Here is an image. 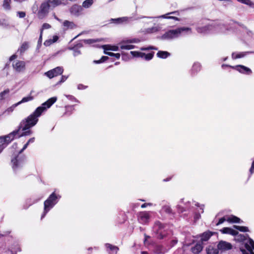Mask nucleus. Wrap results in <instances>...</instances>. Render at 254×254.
Returning a JSON list of instances; mask_svg holds the SVG:
<instances>
[{
  "mask_svg": "<svg viewBox=\"0 0 254 254\" xmlns=\"http://www.w3.org/2000/svg\"><path fill=\"white\" fill-rule=\"evenodd\" d=\"M57 100V98L56 97H53L43 103L32 114L21 122L18 126L19 129L22 130H25L34 126L37 123L38 118L41 115L42 113L54 104Z\"/></svg>",
  "mask_w": 254,
  "mask_h": 254,
  "instance_id": "1",
  "label": "nucleus"
},
{
  "mask_svg": "<svg viewBox=\"0 0 254 254\" xmlns=\"http://www.w3.org/2000/svg\"><path fill=\"white\" fill-rule=\"evenodd\" d=\"M191 33V28L182 27L167 31L160 37V39L162 40H171L178 38L181 35L190 34Z\"/></svg>",
  "mask_w": 254,
  "mask_h": 254,
  "instance_id": "2",
  "label": "nucleus"
},
{
  "mask_svg": "<svg viewBox=\"0 0 254 254\" xmlns=\"http://www.w3.org/2000/svg\"><path fill=\"white\" fill-rule=\"evenodd\" d=\"M61 196L53 192L44 203V211L41 215V219L45 217L47 213L58 203Z\"/></svg>",
  "mask_w": 254,
  "mask_h": 254,
  "instance_id": "3",
  "label": "nucleus"
},
{
  "mask_svg": "<svg viewBox=\"0 0 254 254\" xmlns=\"http://www.w3.org/2000/svg\"><path fill=\"white\" fill-rule=\"evenodd\" d=\"M176 13H177V11H173L156 17L140 16L136 18L135 20H138L139 19H144V20L142 21V23L144 24V25H148L150 23H152L153 21V19L155 18L173 19L177 21H179V19L178 17L169 16V15L170 14H175Z\"/></svg>",
  "mask_w": 254,
  "mask_h": 254,
  "instance_id": "4",
  "label": "nucleus"
},
{
  "mask_svg": "<svg viewBox=\"0 0 254 254\" xmlns=\"http://www.w3.org/2000/svg\"><path fill=\"white\" fill-rule=\"evenodd\" d=\"M17 58L16 55H13L9 58V61L12 62V66L13 69L17 72H23L26 69V63L24 61L20 60H14Z\"/></svg>",
  "mask_w": 254,
  "mask_h": 254,
  "instance_id": "5",
  "label": "nucleus"
},
{
  "mask_svg": "<svg viewBox=\"0 0 254 254\" xmlns=\"http://www.w3.org/2000/svg\"><path fill=\"white\" fill-rule=\"evenodd\" d=\"M29 144L27 142L18 152V154L21 153L28 146ZM19 155L11 159L12 167L14 171H16L19 168L22 167L24 161V157H19Z\"/></svg>",
  "mask_w": 254,
  "mask_h": 254,
  "instance_id": "6",
  "label": "nucleus"
},
{
  "mask_svg": "<svg viewBox=\"0 0 254 254\" xmlns=\"http://www.w3.org/2000/svg\"><path fill=\"white\" fill-rule=\"evenodd\" d=\"M51 3V0H46L41 4L37 13V16L39 19L44 18L48 14L50 7L52 6Z\"/></svg>",
  "mask_w": 254,
  "mask_h": 254,
  "instance_id": "7",
  "label": "nucleus"
},
{
  "mask_svg": "<svg viewBox=\"0 0 254 254\" xmlns=\"http://www.w3.org/2000/svg\"><path fill=\"white\" fill-rule=\"evenodd\" d=\"M216 25H213V22L211 24L203 25V23H198L196 27V31L203 34H206L211 31H213V27H215Z\"/></svg>",
  "mask_w": 254,
  "mask_h": 254,
  "instance_id": "8",
  "label": "nucleus"
},
{
  "mask_svg": "<svg viewBox=\"0 0 254 254\" xmlns=\"http://www.w3.org/2000/svg\"><path fill=\"white\" fill-rule=\"evenodd\" d=\"M164 226L160 222H156L153 227V230L155 232L158 239H163L166 235L164 231Z\"/></svg>",
  "mask_w": 254,
  "mask_h": 254,
  "instance_id": "9",
  "label": "nucleus"
},
{
  "mask_svg": "<svg viewBox=\"0 0 254 254\" xmlns=\"http://www.w3.org/2000/svg\"><path fill=\"white\" fill-rule=\"evenodd\" d=\"M64 71V68L62 66H57L55 68L45 72L44 74L51 79L55 76L61 75Z\"/></svg>",
  "mask_w": 254,
  "mask_h": 254,
  "instance_id": "10",
  "label": "nucleus"
},
{
  "mask_svg": "<svg viewBox=\"0 0 254 254\" xmlns=\"http://www.w3.org/2000/svg\"><path fill=\"white\" fill-rule=\"evenodd\" d=\"M150 218V214L149 212L142 211L138 214V221L142 224H146L148 223Z\"/></svg>",
  "mask_w": 254,
  "mask_h": 254,
  "instance_id": "11",
  "label": "nucleus"
},
{
  "mask_svg": "<svg viewBox=\"0 0 254 254\" xmlns=\"http://www.w3.org/2000/svg\"><path fill=\"white\" fill-rule=\"evenodd\" d=\"M224 66L231 67L236 69L239 72L244 73V74H246L249 75L252 73V70L250 68H249L247 66H245L244 65H236L235 66H232L227 65V64H222V67H223Z\"/></svg>",
  "mask_w": 254,
  "mask_h": 254,
  "instance_id": "12",
  "label": "nucleus"
},
{
  "mask_svg": "<svg viewBox=\"0 0 254 254\" xmlns=\"http://www.w3.org/2000/svg\"><path fill=\"white\" fill-rule=\"evenodd\" d=\"M20 130V129L18 127L17 129L12 131L6 135L3 136L7 144L9 143L14 138H18V132H19Z\"/></svg>",
  "mask_w": 254,
  "mask_h": 254,
  "instance_id": "13",
  "label": "nucleus"
},
{
  "mask_svg": "<svg viewBox=\"0 0 254 254\" xmlns=\"http://www.w3.org/2000/svg\"><path fill=\"white\" fill-rule=\"evenodd\" d=\"M216 25L215 27H213V31L217 32L223 33L226 30V26L220 21H216L213 22V25Z\"/></svg>",
  "mask_w": 254,
  "mask_h": 254,
  "instance_id": "14",
  "label": "nucleus"
},
{
  "mask_svg": "<svg viewBox=\"0 0 254 254\" xmlns=\"http://www.w3.org/2000/svg\"><path fill=\"white\" fill-rule=\"evenodd\" d=\"M216 25L215 27H213V31L217 32L223 33L226 30V26L220 21H216L213 22V25Z\"/></svg>",
  "mask_w": 254,
  "mask_h": 254,
  "instance_id": "15",
  "label": "nucleus"
},
{
  "mask_svg": "<svg viewBox=\"0 0 254 254\" xmlns=\"http://www.w3.org/2000/svg\"><path fill=\"white\" fill-rule=\"evenodd\" d=\"M162 29L161 25H154L153 26L144 29L143 32L146 34H153L160 32Z\"/></svg>",
  "mask_w": 254,
  "mask_h": 254,
  "instance_id": "16",
  "label": "nucleus"
},
{
  "mask_svg": "<svg viewBox=\"0 0 254 254\" xmlns=\"http://www.w3.org/2000/svg\"><path fill=\"white\" fill-rule=\"evenodd\" d=\"M129 44L130 42H128V40H125L120 42L118 45L122 50H129L134 49L135 46Z\"/></svg>",
  "mask_w": 254,
  "mask_h": 254,
  "instance_id": "17",
  "label": "nucleus"
},
{
  "mask_svg": "<svg viewBox=\"0 0 254 254\" xmlns=\"http://www.w3.org/2000/svg\"><path fill=\"white\" fill-rule=\"evenodd\" d=\"M218 249L222 251L231 250L232 248V245L226 241H220L217 246Z\"/></svg>",
  "mask_w": 254,
  "mask_h": 254,
  "instance_id": "18",
  "label": "nucleus"
},
{
  "mask_svg": "<svg viewBox=\"0 0 254 254\" xmlns=\"http://www.w3.org/2000/svg\"><path fill=\"white\" fill-rule=\"evenodd\" d=\"M82 10V8L81 6L77 4H74L70 7L69 11L71 14L78 16L80 15Z\"/></svg>",
  "mask_w": 254,
  "mask_h": 254,
  "instance_id": "19",
  "label": "nucleus"
},
{
  "mask_svg": "<svg viewBox=\"0 0 254 254\" xmlns=\"http://www.w3.org/2000/svg\"><path fill=\"white\" fill-rule=\"evenodd\" d=\"M220 231L222 234H230L232 236H235L238 234L237 231L229 227H224Z\"/></svg>",
  "mask_w": 254,
  "mask_h": 254,
  "instance_id": "20",
  "label": "nucleus"
},
{
  "mask_svg": "<svg viewBox=\"0 0 254 254\" xmlns=\"http://www.w3.org/2000/svg\"><path fill=\"white\" fill-rule=\"evenodd\" d=\"M236 237L235 238V240L238 242H242L246 241L245 242V244L248 242V239L250 238L249 237V235L248 234L243 235V234H239V233L235 235Z\"/></svg>",
  "mask_w": 254,
  "mask_h": 254,
  "instance_id": "21",
  "label": "nucleus"
},
{
  "mask_svg": "<svg viewBox=\"0 0 254 254\" xmlns=\"http://www.w3.org/2000/svg\"><path fill=\"white\" fill-rule=\"evenodd\" d=\"M132 17H123L116 19H112L113 21H115L117 23H128L131 20Z\"/></svg>",
  "mask_w": 254,
  "mask_h": 254,
  "instance_id": "22",
  "label": "nucleus"
},
{
  "mask_svg": "<svg viewBox=\"0 0 254 254\" xmlns=\"http://www.w3.org/2000/svg\"><path fill=\"white\" fill-rule=\"evenodd\" d=\"M119 46H113L110 45H105L102 46V48L104 49V51H118L119 50Z\"/></svg>",
  "mask_w": 254,
  "mask_h": 254,
  "instance_id": "23",
  "label": "nucleus"
},
{
  "mask_svg": "<svg viewBox=\"0 0 254 254\" xmlns=\"http://www.w3.org/2000/svg\"><path fill=\"white\" fill-rule=\"evenodd\" d=\"M202 246L200 243H197L194 247H192L191 250V252L194 254H199L202 250Z\"/></svg>",
  "mask_w": 254,
  "mask_h": 254,
  "instance_id": "24",
  "label": "nucleus"
},
{
  "mask_svg": "<svg viewBox=\"0 0 254 254\" xmlns=\"http://www.w3.org/2000/svg\"><path fill=\"white\" fill-rule=\"evenodd\" d=\"M245 248L248 251L254 250V241L251 238H249L248 242L245 244Z\"/></svg>",
  "mask_w": 254,
  "mask_h": 254,
  "instance_id": "25",
  "label": "nucleus"
},
{
  "mask_svg": "<svg viewBox=\"0 0 254 254\" xmlns=\"http://www.w3.org/2000/svg\"><path fill=\"white\" fill-rule=\"evenodd\" d=\"M28 43L24 42L18 49L17 53H19L20 55H22L28 49Z\"/></svg>",
  "mask_w": 254,
  "mask_h": 254,
  "instance_id": "26",
  "label": "nucleus"
},
{
  "mask_svg": "<svg viewBox=\"0 0 254 254\" xmlns=\"http://www.w3.org/2000/svg\"><path fill=\"white\" fill-rule=\"evenodd\" d=\"M227 221L232 223H240L241 221V219L239 218L234 215L227 216Z\"/></svg>",
  "mask_w": 254,
  "mask_h": 254,
  "instance_id": "27",
  "label": "nucleus"
},
{
  "mask_svg": "<svg viewBox=\"0 0 254 254\" xmlns=\"http://www.w3.org/2000/svg\"><path fill=\"white\" fill-rule=\"evenodd\" d=\"M201 70V65L198 63H195L193 64L192 67V72L193 74H195Z\"/></svg>",
  "mask_w": 254,
  "mask_h": 254,
  "instance_id": "28",
  "label": "nucleus"
},
{
  "mask_svg": "<svg viewBox=\"0 0 254 254\" xmlns=\"http://www.w3.org/2000/svg\"><path fill=\"white\" fill-rule=\"evenodd\" d=\"M157 56L158 57L160 58L166 59L170 56V54L166 51H159L157 53Z\"/></svg>",
  "mask_w": 254,
  "mask_h": 254,
  "instance_id": "29",
  "label": "nucleus"
},
{
  "mask_svg": "<svg viewBox=\"0 0 254 254\" xmlns=\"http://www.w3.org/2000/svg\"><path fill=\"white\" fill-rule=\"evenodd\" d=\"M212 235V233L210 232H207L203 233L201 236V242L207 241Z\"/></svg>",
  "mask_w": 254,
  "mask_h": 254,
  "instance_id": "30",
  "label": "nucleus"
},
{
  "mask_svg": "<svg viewBox=\"0 0 254 254\" xmlns=\"http://www.w3.org/2000/svg\"><path fill=\"white\" fill-rule=\"evenodd\" d=\"M94 3V0H85L82 3V6L85 8L90 7Z\"/></svg>",
  "mask_w": 254,
  "mask_h": 254,
  "instance_id": "31",
  "label": "nucleus"
},
{
  "mask_svg": "<svg viewBox=\"0 0 254 254\" xmlns=\"http://www.w3.org/2000/svg\"><path fill=\"white\" fill-rule=\"evenodd\" d=\"M63 25H64V26L66 27L67 28H70V29H73L76 27L75 24L73 22L69 21L68 20H65L63 22Z\"/></svg>",
  "mask_w": 254,
  "mask_h": 254,
  "instance_id": "32",
  "label": "nucleus"
},
{
  "mask_svg": "<svg viewBox=\"0 0 254 254\" xmlns=\"http://www.w3.org/2000/svg\"><path fill=\"white\" fill-rule=\"evenodd\" d=\"M207 254H218V249L209 246L206 249Z\"/></svg>",
  "mask_w": 254,
  "mask_h": 254,
  "instance_id": "33",
  "label": "nucleus"
},
{
  "mask_svg": "<svg viewBox=\"0 0 254 254\" xmlns=\"http://www.w3.org/2000/svg\"><path fill=\"white\" fill-rule=\"evenodd\" d=\"M3 136L0 137V152L7 145Z\"/></svg>",
  "mask_w": 254,
  "mask_h": 254,
  "instance_id": "34",
  "label": "nucleus"
},
{
  "mask_svg": "<svg viewBox=\"0 0 254 254\" xmlns=\"http://www.w3.org/2000/svg\"><path fill=\"white\" fill-rule=\"evenodd\" d=\"M51 4L54 7L61 4H65V3L64 2V0H52Z\"/></svg>",
  "mask_w": 254,
  "mask_h": 254,
  "instance_id": "35",
  "label": "nucleus"
},
{
  "mask_svg": "<svg viewBox=\"0 0 254 254\" xmlns=\"http://www.w3.org/2000/svg\"><path fill=\"white\" fill-rule=\"evenodd\" d=\"M105 246L107 249H109L112 251L113 253H117L119 250V248L117 247L113 246L110 244H106Z\"/></svg>",
  "mask_w": 254,
  "mask_h": 254,
  "instance_id": "36",
  "label": "nucleus"
},
{
  "mask_svg": "<svg viewBox=\"0 0 254 254\" xmlns=\"http://www.w3.org/2000/svg\"><path fill=\"white\" fill-rule=\"evenodd\" d=\"M33 99V97L30 95H29L27 97H23L22 100L17 103V105H19L23 103H25L28 101H32Z\"/></svg>",
  "mask_w": 254,
  "mask_h": 254,
  "instance_id": "37",
  "label": "nucleus"
},
{
  "mask_svg": "<svg viewBox=\"0 0 254 254\" xmlns=\"http://www.w3.org/2000/svg\"><path fill=\"white\" fill-rule=\"evenodd\" d=\"M233 227L241 232H246L249 231V228L246 226L234 225Z\"/></svg>",
  "mask_w": 254,
  "mask_h": 254,
  "instance_id": "38",
  "label": "nucleus"
},
{
  "mask_svg": "<svg viewBox=\"0 0 254 254\" xmlns=\"http://www.w3.org/2000/svg\"><path fill=\"white\" fill-rule=\"evenodd\" d=\"M10 2L11 0H3L2 4L3 8L6 10H9L10 9Z\"/></svg>",
  "mask_w": 254,
  "mask_h": 254,
  "instance_id": "39",
  "label": "nucleus"
},
{
  "mask_svg": "<svg viewBox=\"0 0 254 254\" xmlns=\"http://www.w3.org/2000/svg\"><path fill=\"white\" fill-rule=\"evenodd\" d=\"M22 131H23V132L21 133H20V131L18 132V138H19V137H20L21 136H23L29 135L32 133V131L29 130V129L25 130H22Z\"/></svg>",
  "mask_w": 254,
  "mask_h": 254,
  "instance_id": "40",
  "label": "nucleus"
},
{
  "mask_svg": "<svg viewBox=\"0 0 254 254\" xmlns=\"http://www.w3.org/2000/svg\"><path fill=\"white\" fill-rule=\"evenodd\" d=\"M18 105L17 103L15 104H13L12 106H11V107L8 108L4 112V114H7V115H8L10 113H12L14 108L17 106Z\"/></svg>",
  "mask_w": 254,
  "mask_h": 254,
  "instance_id": "41",
  "label": "nucleus"
},
{
  "mask_svg": "<svg viewBox=\"0 0 254 254\" xmlns=\"http://www.w3.org/2000/svg\"><path fill=\"white\" fill-rule=\"evenodd\" d=\"M104 53L105 54L109 56L115 57L117 59H119L121 56L120 54L119 53L115 54L108 51H104Z\"/></svg>",
  "mask_w": 254,
  "mask_h": 254,
  "instance_id": "42",
  "label": "nucleus"
},
{
  "mask_svg": "<svg viewBox=\"0 0 254 254\" xmlns=\"http://www.w3.org/2000/svg\"><path fill=\"white\" fill-rule=\"evenodd\" d=\"M9 89H6L0 93V100H2L5 98V97L9 93Z\"/></svg>",
  "mask_w": 254,
  "mask_h": 254,
  "instance_id": "43",
  "label": "nucleus"
},
{
  "mask_svg": "<svg viewBox=\"0 0 254 254\" xmlns=\"http://www.w3.org/2000/svg\"><path fill=\"white\" fill-rule=\"evenodd\" d=\"M130 54L134 57H140L142 58L143 55V53L137 52V51H131Z\"/></svg>",
  "mask_w": 254,
  "mask_h": 254,
  "instance_id": "44",
  "label": "nucleus"
},
{
  "mask_svg": "<svg viewBox=\"0 0 254 254\" xmlns=\"http://www.w3.org/2000/svg\"><path fill=\"white\" fill-rule=\"evenodd\" d=\"M238 1L250 6H253L254 4L251 0H237Z\"/></svg>",
  "mask_w": 254,
  "mask_h": 254,
  "instance_id": "45",
  "label": "nucleus"
},
{
  "mask_svg": "<svg viewBox=\"0 0 254 254\" xmlns=\"http://www.w3.org/2000/svg\"><path fill=\"white\" fill-rule=\"evenodd\" d=\"M99 41V40L98 39H90L83 40V42L86 44H92Z\"/></svg>",
  "mask_w": 254,
  "mask_h": 254,
  "instance_id": "46",
  "label": "nucleus"
},
{
  "mask_svg": "<svg viewBox=\"0 0 254 254\" xmlns=\"http://www.w3.org/2000/svg\"><path fill=\"white\" fill-rule=\"evenodd\" d=\"M51 27V26L48 23H44L42 25V27L40 31V37L42 36V33L44 29H50Z\"/></svg>",
  "mask_w": 254,
  "mask_h": 254,
  "instance_id": "47",
  "label": "nucleus"
},
{
  "mask_svg": "<svg viewBox=\"0 0 254 254\" xmlns=\"http://www.w3.org/2000/svg\"><path fill=\"white\" fill-rule=\"evenodd\" d=\"M162 211L168 214H170L172 213V209L170 207V206L168 205L164 206L162 207Z\"/></svg>",
  "mask_w": 254,
  "mask_h": 254,
  "instance_id": "48",
  "label": "nucleus"
},
{
  "mask_svg": "<svg viewBox=\"0 0 254 254\" xmlns=\"http://www.w3.org/2000/svg\"><path fill=\"white\" fill-rule=\"evenodd\" d=\"M143 55H143L142 58L144 59L147 61L150 60L151 59H152V58L153 57V54H152V53H149L147 54H145V53H143Z\"/></svg>",
  "mask_w": 254,
  "mask_h": 254,
  "instance_id": "49",
  "label": "nucleus"
},
{
  "mask_svg": "<svg viewBox=\"0 0 254 254\" xmlns=\"http://www.w3.org/2000/svg\"><path fill=\"white\" fill-rule=\"evenodd\" d=\"M58 38H59L58 36H54L53 37V40L52 41L50 40L49 41H46L44 43V45H46V46H48V45H49V44H50L51 43H54V42H56L58 40Z\"/></svg>",
  "mask_w": 254,
  "mask_h": 254,
  "instance_id": "50",
  "label": "nucleus"
},
{
  "mask_svg": "<svg viewBox=\"0 0 254 254\" xmlns=\"http://www.w3.org/2000/svg\"><path fill=\"white\" fill-rule=\"evenodd\" d=\"M109 58L107 56H103L100 60L94 61V63L100 64L107 60Z\"/></svg>",
  "mask_w": 254,
  "mask_h": 254,
  "instance_id": "51",
  "label": "nucleus"
},
{
  "mask_svg": "<svg viewBox=\"0 0 254 254\" xmlns=\"http://www.w3.org/2000/svg\"><path fill=\"white\" fill-rule=\"evenodd\" d=\"M71 49L73 51V56L76 57L81 54L80 51L79 50L77 49V48L73 47V48H71Z\"/></svg>",
  "mask_w": 254,
  "mask_h": 254,
  "instance_id": "52",
  "label": "nucleus"
},
{
  "mask_svg": "<svg viewBox=\"0 0 254 254\" xmlns=\"http://www.w3.org/2000/svg\"><path fill=\"white\" fill-rule=\"evenodd\" d=\"M64 96L69 100L74 101L75 102H79V101L72 95H64Z\"/></svg>",
  "mask_w": 254,
  "mask_h": 254,
  "instance_id": "53",
  "label": "nucleus"
},
{
  "mask_svg": "<svg viewBox=\"0 0 254 254\" xmlns=\"http://www.w3.org/2000/svg\"><path fill=\"white\" fill-rule=\"evenodd\" d=\"M227 221V216L226 217H222L219 220V221L218 222V223L216 224V225L218 226L219 225H220L221 224H222L223 222H224L225 221Z\"/></svg>",
  "mask_w": 254,
  "mask_h": 254,
  "instance_id": "54",
  "label": "nucleus"
},
{
  "mask_svg": "<svg viewBox=\"0 0 254 254\" xmlns=\"http://www.w3.org/2000/svg\"><path fill=\"white\" fill-rule=\"evenodd\" d=\"M141 50L142 51H146V50H157L158 49L156 47H155L149 46V47H147V48H141Z\"/></svg>",
  "mask_w": 254,
  "mask_h": 254,
  "instance_id": "55",
  "label": "nucleus"
},
{
  "mask_svg": "<svg viewBox=\"0 0 254 254\" xmlns=\"http://www.w3.org/2000/svg\"><path fill=\"white\" fill-rule=\"evenodd\" d=\"M67 78L68 76L62 75L61 80L58 82L57 84H61L64 82L67 79Z\"/></svg>",
  "mask_w": 254,
  "mask_h": 254,
  "instance_id": "56",
  "label": "nucleus"
},
{
  "mask_svg": "<svg viewBox=\"0 0 254 254\" xmlns=\"http://www.w3.org/2000/svg\"><path fill=\"white\" fill-rule=\"evenodd\" d=\"M248 53V52H241L237 54V57L236 58H242L244 57Z\"/></svg>",
  "mask_w": 254,
  "mask_h": 254,
  "instance_id": "57",
  "label": "nucleus"
},
{
  "mask_svg": "<svg viewBox=\"0 0 254 254\" xmlns=\"http://www.w3.org/2000/svg\"><path fill=\"white\" fill-rule=\"evenodd\" d=\"M241 251L242 252L243 254H254L253 251H249V252H247L245 249H241Z\"/></svg>",
  "mask_w": 254,
  "mask_h": 254,
  "instance_id": "58",
  "label": "nucleus"
},
{
  "mask_svg": "<svg viewBox=\"0 0 254 254\" xmlns=\"http://www.w3.org/2000/svg\"><path fill=\"white\" fill-rule=\"evenodd\" d=\"M17 15L19 16L20 18H23L25 16V13L22 11H18L17 12Z\"/></svg>",
  "mask_w": 254,
  "mask_h": 254,
  "instance_id": "59",
  "label": "nucleus"
},
{
  "mask_svg": "<svg viewBox=\"0 0 254 254\" xmlns=\"http://www.w3.org/2000/svg\"><path fill=\"white\" fill-rule=\"evenodd\" d=\"M140 41L138 39H129L128 42L130 43H138Z\"/></svg>",
  "mask_w": 254,
  "mask_h": 254,
  "instance_id": "60",
  "label": "nucleus"
},
{
  "mask_svg": "<svg viewBox=\"0 0 254 254\" xmlns=\"http://www.w3.org/2000/svg\"><path fill=\"white\" fill-rule=\"evenodd\" d=\"M250 172L251 175L254 173V160L253 161L251 167L250 169Z\"/></svg>",
  "mask_w": 254,
  "mask_h": 254,
  "instance_id": "61",
  "label": "nucleus"
},
{
  "mask_svg": "<svg viewBox=\"0 0 254 254\" xmlns=\"http://www.w3.org/2000/svg\"><path fill=\"white\" fill-rule=\"evenodd\" d=\"M87 87V86L83 85V84H79V85H78L77 86V89L78 90H82V89H86Z\"/></svg>",
  "mask_w": 254,
  "mask_h": 254,
  "instance_id": "62",
  "label": "nucleus"
},
{
  "mask_svg": "<svg viewBox=\"0 0 254 254\" xmlns=\"http://www.w3.org/2000/svg\"><path fill=\"white\" fill-rule=\"evenodd\" d=\"M237 53H233L232 54V58L233 59H239L238 58H236L237 57Z\"/></svg>",
  "mask_w": 254,
  "mask_h": 254,
  "instance_id": "63",
  "label": "nucleus"
},
{
  "mask_svg": "<svg viewBox=\"0 0 254 254\" xmlns=\"http://www.w3.org/2000/svg\"><path fill=\"white\" fill-rule=\"evenodd\" d=\"M34 141H35V138L34 137H32V138H30L28 140V141H27V143L29 144L30 143L34 142Z\"/></svg>",
  "mask_w": 254,
  "mask_h": 254,
  "instance_id": "64",
  "label": "nucleus"
}]
</instances>
